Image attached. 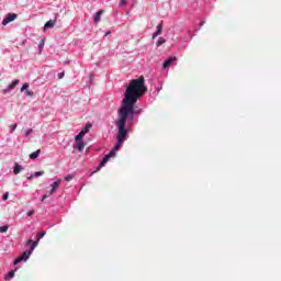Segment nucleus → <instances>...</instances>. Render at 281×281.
Segmentation results:
<instances>
[{
  "label": "nucleus",
  "instance_id": "nucleus-1",
  "mask_svg": "<svg viewBox=\"0 0 281 281\" xmlns=\"http://www.w3.org/2000/svg\"><path fill=\"white\" fill-rule=\"evenodd\" d=\"M147 92L148 87H146V79L144 76L131 80L125 89V97L121 102L120 109L130 113H135V104H137V100L144 98Z\"/></svg>",
  "mask_w": 281,
  "mask_h": 281
},
{
  "label": "nucleus",
  "instance_id": "nucleus-2",
  "mask_svg": "<svg viewBox=\"0 0 281 281\" xmlns=\"http://www.w3.org/2000/svg\"><path fill=\"white\" fill-rule=\"evenodd\" d=\"M117 116H119V120L115 123L119 130L116 139H120V142H125L126 137H128V130H126V122H128L130 120H134L135 113L119 109Z\"/></svg>",
  "mask_w": 281,
  "mask_h": 281
},
{
  "label": "nucleus",
  "instance_id": "nucleus-3",
  "mask_svg": "<svg viewBox=\"0 0 281 281\" xmlns=\"http://www.w3.org/2000/svg\"><path fill=\"white\" fill-rule=\"evenodd\" d=\"M36 243L31 246V249L29 251H24L20 257L15 258L13 261V265H19V262H23V260H29L30 256H32V252L34 249H36Z\"/></svg>",
  "mask_w": 281,
  "mask_h": 281
},
{
  "label": "nucleus",
  "instance_id": "nucleus-4",
  "mask_svg": "<svg viewBox=\"0 0 281 281\" xmlns=\"http://www.w3.org/2000/svg\"><path fill=\"white\" fill-rule=\"evenodd\" d=\"M18 16L19 15L16 13H8L2 20V25H8L9 23H12V21H15Z\"/></svg>",
  "mask_w": 281,
  "mask_h": 281
},
{
  "label": "nucleus",
  "instance_id": "nucleus-5",
  "mask_svg": "<svg viewBox=\"0 0 281 281\" xmlns=\"http://www.w3.org/2000/svg\"><path fill=\"white\" fill-rule=\"evenodd\" d=\"M60 183H63L61 179H57L55 182L50 184V190L48 191V194H54V192L57 191L58 188H60Z\"/></svg>",
  "mask_w": 281,
  "mask_h": 281
},
{
  "label": "nucleus",
  "instance_id": "nucleus-6",
  "mask_svg": "<svg viewBox=\"0 0 281 281\" xmlns=\"http://www.w3.org/2000/svg\"><path fill=\"white\" fill-rule=\"evenodd\" d=\"M111 157H115V150H111L108 155L103 157L99 165V168H102V166H104L109 161V159H111Z\"/></svg>",
  "mask_w": 281,
  "mask_h": 281
},
{
  "label": "nucleus",
  "instance_id": "nucleus-7",
  "mask_svg": "<svg viewBox=\"0 0 281 281\" xmlns=\"http://www.w3.org/2000/svg\"><path fill=\"white\" fill-rule=\"evenodd\" d=\"M175 60H177V57H169L167 60H165L164 63V69H168V67H170V65H172V63H175Z\"/></svg>",
  "mask_w": 281,
  "mask_h": 281
},
{
  "label": "nucleus",
  "instance_id": "nucleus-8",
  "mask_svg": "<svg viewBox=\"0 0 281 281\" xmlns=\"http://www.w3.org/2000/svg\"><path fill=\"white\" fill-rule=\"evenodd\" d=\"M92 127L93 124H91V122H88L86 126L81 130V133H83V135H87V133H89V131H91Z\"/></svg>",
  "mask_w": 281,
  "mask_h": 281
},
{
  "label": "nucleus",
  "instance_id": "nucleus-9",
  "mask_svg": "<svg viewBox=\"0 0 281 281\" xmlns=\"http://www.w3.org/2000/svg\"><path fill=\"white\" fill-rule=\"evenodd\" d=\"M20 172H23V167L21 165H19V162H15V165L13 167V173L19 175Z\"/></svg>",
  "mask_w": 281,
  "mask_h": 281
},
{
  "label": "nucleus",
  "instance_id": "nucleus-10",
  "mask_svg": "<svg viewBox=\"0 0 281 281\" xmlns=\"http://www.w3.org/2000/svg\"><path fill=\"white\" fill-rule=\"evenodd\" d=\"M54 25H56V20H49L45 23L44 30H50L52 27H54Z\"/></svg>",
  "mask_w": 281,
  "mask_h": 281
},
{
  "label": "nucleus",
  "instance_id": "nucleus-11",
  "mask_svg": "<svg viewBox=\"0 0 281 281\" xmlns=\"http://www.w3.org/2000/svg\"><path fill=\"white\" fill-rule=\"evenodd\" d=\"M19 79H15V80H13L8 87H7V89L4 90V91H12V89H14V87H16V85H19Z\"/></svg>",
  "mask_w": 281,
  "mask_h": 281
},
{
  "label": "nucleus",
  "instance_id": "nucleus-12",
  "mask_svg": "<svg viewBox=\"0 0 281 281\" xmlns=\"http://www.w3.org/2000/svg\"><path fill=\"white\" fill-rule=\"evenodd\" d=\"M85 146H86L85 142L78 140L76 148H78L79 153H82L85 150Z\"/></svg>",
  "mask_w": 281,
  "mask_h": 281
},
{
  "label": "nucleus",
  "instance_id": "nucleus-13",
  "mask_svg": "<svg viewBox=\"0 0 281 281\" xmlns=\"http://www.w3.org/2000/svg\"><path fill=\"white\" fill-rule=\"evenodd\" d=\"M104 14L103 10H99L97 14L94 15V23H100V18Z\"/></svg>",
  "mask_w": 281,
  "mask_h": 281
},
{
  "label": "nucleus",
  "instance_id": "nucleus-14",
  "mask_svg": "<svg viewBox=\"0 0 281 281\" xmlns=\"http://www.w3.org/2000/svg\"><path fill=\"white\" fill-rule=\"evenodd\" d=\"M41 155V149H37L36 151H33L30 154V159H38V156Z\"/></svg>",
  "mask_w": 281,
  "mask_h": 281
},
{
  "label": "nucleus",
  "instance_id": "nucleus-15",
  "mask_svg": "<svg viewBox=\"0 0 281 281\" xmlns=\"http://www.w3.org/2000/svg\"><path fill=\"white\" fill-rule=\"evenodd\" d=\"M123 142H124V140L117 139L116 145H115L114 148L112 149V150H114V155H115V153H117V150H120V148H122V143H123Z\"/></svg>",
  "mask_w": 281,
  "mask_h": 281
},
{
  "label": "nucleus",
  "instance_id": "nucleus-16",
  "mask_svg": "<svg viewBox=\"0 0 281 281\" xmlns=\"http://www.w3.org/2000/svg\"><path fill=\"white\" fill-rule=\"evenodd\" d=\"M47 233L45 231H42L37 234V238H36V241L38 243L42 238L45 237Z\"/></svg>",
  "mask_w": 281,
  "mask_h": 281
},
{
  "label": "nucleus",
  "instance_id": "nucleus-17",
  "mask_svg": "<svg viewBox=\"0 0 281 281\" xmlns=\"http://www.w3.org/2000/svg\"><path fill=\"white\" fill-rule=\"evenodd\" d=\"M164 43H166V38L159 37L156 45H157V47H161V45H164Z\"/></svg>",
  "mask_w": 281,
  "mask_h": 281
},
{
  "label": "nucleus",
  "instance_id": "nucleus-18",
  "mask_svg": "<svg viewBox=\"0 0 281 281\" xmlns=\"http://www.w3.org/2000/svg\"><path fill=\"white\" fill-rule=\"evenodd\" d=\"M85 137L83 132H80L77 136H75L76 142H82V138Z\"/></svg>",
  "mask_w": 281,
  "mask_h": 281
},
{
  "label": "nucleus",
  "instance_id": "nucleus-19",
  "mask_svg": "<svg viewBox=\"0 0 281 281\" xmlns=\"http://www.w3.org/2000/svg\"><path fill=\"white\" fill-rule=\"evenodd\" d=\"M162 30H164V24H158L156 27V33L158 34V36L161 34Z\"/></svg>",
  "mask_w": 281,
  "mask_h": 281
},
{
  "label": "nucleus",
  "instance_id": "nucleus-20",
  "mask_svg": "<svg viewBox=\"0 0 281 281\" xmlns=\"http://www.w3.org/2000/svg\"><path fill=\"white\" fill-rule=\"evenodd\" d=\"M8 229H10V227L8 225L0 226V234H5V232H8Z\"/></svg>",
  "mask_w": 281,
  "mask_h": 281
},
{
  "label": "nucleus",
  "instance_id": "nucleus-21",
  "mask_svg": "<svg viewBox=\"0 0 281 281\" xmlns=\"http://www.w3.org/2000/svg\"><path fill=\"white\" fill-rule=\"evenodd\" d=\"M12 278H14V270H11V271L5 276V280H12Z\"/></svg>",
  "mask_w": 281,
  "mask_h": 281
},
{
  "label": "nucleus",
  "instance_id": "nucleus-22",
  "mask_svg": "<svg viewBox=\"0 0 281 281\" xmlns=\"http://www.w3.org/2000/svg\"><path fill=\"white\" fill-rule=\"evenodd\" d=\"M36 243V247H38V241L37 240H32V239H29L27 241H26V244L27 245H31V247H33L34 246V244Z\"/></svg>",
  "mask_w": 281,
  "mask_h": 281
},
{
  "label": "nucleus",
  "instance_id": "nucleus-23",
  "mask_svg": "<svg viewBox=\"0 0 281 281\" xmlns=\"http://www.w3.org/2000/svg\"><path fill=\"white\" fill-rule=\"evenodd\" d=\"M44 47H45V40H41V42H40V52H43Z\"/></svg>",
  "mask_w": 281,
  "mask_h": 281
},
{
  "label": "nucleus",
  "instance_id": "nucleus-24",
  "mask_svg": "<svg viewBox=\"0 0 281 281\" xmlns=\"http://www.w3.org/2000/svg\"><path fill=\"white\" fill-rule=\"evenodd\" d=\"M26 89H30V83H24L23 86H22V88L20 89V91H25Z\"/></svg>",
  "mask_w": 281,
  "mask_h": 281
},
{
  "label": "nucleus",
  "instance_id": "nucleus-25",
  "mask_svg": "<svg viewBox=\"0 0 281 281\" xmlns=\"http://www.w3.org/2000/svg\"><path fill=\"white\" fill-rule=\"evenodd\" d=\"M25 95H29L30 98H34V91L27 90V91L25 92Z\"/></svg>",
  "mask_w": 281,
  "mask_h": 281
},
{
  "label": "nucleus",
  "instance_id": "nucleus-26",
  "mask_svg": "<svg viewBox=\"0 0 281 281\" xmlns=\"http://www.w3.org/2000/svg\"><path fill=\"white\" fill-rule=\"evenodd\" d=\"M45 175V171H36L34 177H43Z\"/></svg>",
  "mask_w": 281,
  "mask_h": 281
},
{
  "label": "nucleus",
  "instance_id": "nucleus-27",
  "mask_svg": "<svg viewBox=\"0 0 281 281\" xmlns=\"http://www.w3.org/2000/svg\"><path fill=\"white\" fill-rule=\"evenodd\" d=\"M48 196H52V194H49V191H47L46 194L42 196V203L45 201V199H48Z\"/></svg>",
  "mask_w": 281,
  "mask_h": 281
},
{
  "label": "nucleus",
  "instance_id": "nucleus-28",
  "mask_svg": "<svg viewBox=\"0 0 281 281\" xmlns=\"http://www.w3.org/2000/svg\"><path fill=\"white\" fill-rule=\"evenodd\" d=\"M59 80H63L65 78V71H61L58 74Z\"/></svg>",
  "mask_w": 281,
  "mask_h": 281
},
{
  "label": "nucleus",
  "instance_id": "nucleus-29",
  "mask_svg": "<svg viewBox=\"0 0 281 281\" xmlns=\"http://www.w3.org/2000/svg\"><path fill=\"white\" fill-rule=\"evenodd\" d=\"M32 133H34V131L30 128L25 132V136L29 137V135H32Z\"/></svg>",
  "mask_w": 281,
  "mask_h": 281
},
{
  "label": "nucleus",
  "instance_id": "nucleus-30",
  "mask_svg": "<svg viewBox=\"0 0 281 281\" xmlns=\"http://www.w3.org/2000/svg\"><path fill=\"white\" fill-rule=\"evenodd\" d=\"M10 196L9 192H5L2 196L3 201H8V198Z\"/></svg>",
  "mask_w": 281,
  "mask_h": 281
},
{
  "label": "nucleus",
  "instance_id": "nucleus-31",
  "mask_svg": "<svg viewBox=\"0 0 281 281\" xmlns=\"http://www.w3.org/2000/svg\"><path fill=\"white\" fill-rule=\"evenodd\" d=\"M16 131V123L11 124V133H14Z\"/></svg>",
  "mask_w": 281,
  "mask_h": 281
},
{
  "label": "nucleus",
  "instance_id": "nucleus-32",
  "mask_svg": "<svg viewBox=\"0 0 281 281\" xmlns=\"http://www.w3.org/2000/svg\"><path fill=\"white\" fill-rule=\"evenodd\" d=\"M27 216H34V210H31L26 213Z\"/></svg>",
  "mask_w": 281,
  "mask_h": 281
},
{
  "label": "nucleus",
  "instance_id": "nucleus-33",
  "mask_svg": "<svg viewBox=\"0 0 281 281\" xmlns=\"http://www.w3.org/2000/svg\"><path fill=\"white\" fill-rule=\"evenodd\" d=\"M143 112H144V110H142V109L134 110V115H135V113L139 114V113H143Z\"/></svg>",
  "mask_w": 281,
  "mask_h": 281
},
{
  "label": "nucleus",
  "instance_id": "nucleus-34",
  "mask_svg": "<svg viewBox=\"0 0 281 281\" xmlns=\"http://www.w3.org/2000/svg\"><path fill=\"white\" fill-rule=\"evenodd\" d=\"M120 5H126V0H121Z\"/></svg>",
  "mask_w": 281,
  "mask_h": 281
},
{
  "label": "nucleus",
  "instance_id": "nucleus-35",
  "mask_svg": "<svg viewBox=\"0 0 281 281\" xmlns=\"http://www.w3.org/2000/svg\"><path fill=\"white\" fill-rule=\"evenodd\" d=\"M159 36V34H157V32H155L153 35H151V38H156V37H158Z\"/></svg>",
  "mask_w": 281,
  "mask_h": 281
},
{
  "label": "nucleus",
  "instance_id": "nucleus-36",
  "mask_svg": "<svg viewBox=\"0 0 281 281\" xmlns=\"http://www.w3.org/2000/svg\"><path fill=\"white\" fill-rule=\"evenodd\" d=\"M65 181H71V177H66Z\"/></svg>",
  "mask_w": 281,
  "mask_h": 281
},
{
  "label": "nucleus",
  "instance_id": "nucleus-37",
  "mask_svg": "<svg viewBox=\"0 0 281 281\" xmlns=\"http://www.w3.org/2000/svg\"><path fill=\"white\" fill-rule=\"evenodd\" d=\"M110 34H111V31H108V32L105 33V36H110Z\"/></svg>",
  "mask_w": 281,
  "mask_h": 281
}]
</instances>
